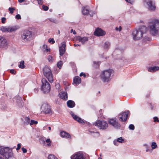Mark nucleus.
<instances>
[{
    "mask_svg": "<svg viewBox=\"0 0 159 159\" xmlns=\"http://www.w3.org/2000/svg\"><path fill=\"white\" fill-rule=\"evenodd\" d=\"M21 150L24 153H26L27 152V150L24 147L22 148Z\"/></svg>",
    "mask_w": 159,
    "mask_h": 159,
    "instance_id": "de8ad7c7",
    "label": "nucleus"
},
{
    "mask_svg": "<svg viewBox=\"0 0 159 159\" xmlns=\"http://www.w3.org/2000/svg\"><path fill=\"white\" fill-rule=\"evenodd\" d=\"M94 14V13L92 11H89L88 14H89L91 16H92Z\"/></svg>",
    "mask_w": 159,
    "mask_h": 159,
    "instance_id": "603ef678",
    "label": "nucleus"
},
{
    "mask_svg": "<svg viewBox=\"0 0 159 159\" xmlns=\"http://www.w3.org/2000/svg\"><path fill=\"white\" fill-rule=\"evenodd\" d=\"M19 67L21 69H23L25 67L24 65V61H21L19 65Z\"/></svg>",
    "mask_w": 159,
    "mask_h": 159,
    "instance_id": "c756f323",
    "label": "nucleus"
},
{
    "mask_svg": "<svg viewBox=\"0 0 159 159\" xmlns=\"http://www.w3.org/2000/svg\"><path fill=\"white\" fill-rule=\"evenodd\" d=\"M148 148H146V152H148L149 151H150V152H152V151L149 149L148 148Z\"/></svg>",
    "mask_w": 159,
    "mask_h": 159,
    "instance_id": "bf43d9fd",
    "label": "nucleus"
},
{
    "mask_svg": "<svg viewBox=\"0 0 159 159\" xmlns=\"http://www.w3.org/2000/svg\"><path fill=\"white\" fill-rule=\"evenodd\" d=\"M39 89L37 88H35L34 89V91L35 93H37L38 92Z\"/></svg>",
    "mask_w": 159,
    "mask_h": 159,
    "instance_id": "052dcab7",
    "label": "nucleus"
},
{
    "mask_svg": "<svg viewBox=\"0 0 159 159\" xmlns=\"http://www.w3.org/2000/svg\"><path fill=\"white\" fill-rule=\"evenodd\" d=\"M41 108L43 112L45 114H50L52 113L50 106L47 103H43L41 107Z\"/></svg>",
    "mask_w": 159,
    "mask_h": 159,
    "instance_id": "9d476101",
    "label": "nucleus"
},
{
    "mask_svg": "<svg viewBox=\"0 0 159 159\" xmlns=\"http://www.w3.org/2000/svg\"><path fill=\"white\" fill-rule=\"evenodd\" d=\"M61 47H59L60 55L62 56L65 53L66 51L65 48L66 47V42H63L61 43Z\"/></svg>",
    "mask_w": 159,
    "mask_h": 159,
    "instance_id": "dca6fc26",
    "label": "nucleus"
},
{
    "mask_svg": "<svg viewBox=\"0 0 159 159\" xmlns=\"http://www.w3.org/2000/svg\"><path fill=\"white\" fill-rule=\"evenodd\" d=\"M50 49L46 48L45 49V51L46 52H48L50 51Z\"/></svg>",
    "mask_w": 159,
    "mask_h": 159,
    "instance_id": "e2e57ef3",
    "label": "nucleus"
},
{
    "mask_svg": "<svg viewBox=\"0 0 159 159\" xmlns=\"http://www.w3.org/2000/svg\"><path fill=\"white\" fill-rule=\"evenodd\" d=\"M48 60L49 62H52L53 61V59L52 56H49L48 57Z\"/></svg>",
    "mask_w": 159,
    "mask_h": 159,
    "instance_id": "e433bc0d",
    "label": "nucleus"
},
{
    "mask_svg": "<svg viewBox=\"0 0 159 159\" xmlns=\"http://www.w3.org/2000/svg\"><path fill=\"white\" fill-rule=\"evenodd\" d=\"M157 147L156 143L155 142L152 143L151 144V147L152 149H155L157 148Z\"/></svg>",
    "mask_w": 159,
    "mask_h": 159,
    "instance_id": "2f4dec72",
    "label": "nucleus"
},
{
    "mask_svg": "<svg viewBox=\"0 0 159 159\" xmlns=\"http://www.w3.org/2000/svg\"><path fill=\"white\" fill-rule=\"evenodd\" d=\"M0 154L7 159H9L13 156L12 150L8 147H0Z\"/></svg>",
    "mask_w": 159,
    "mask_h": 159,
    "instance_id": "20e7f679",
    "label": "nucleus"
},
{
    "mask_svg": "<svg viewBox=\"0 0 159 159\" xmlns=\"http://www.w3.org/2000/svg\"><path fill=\"white\" fill-rule=\"evenodd\" d=\"M59 97L64 100H66L67 99L68 96H67V94L66 92L65 91H61L59 92Z\"/></svg>",
    "mask_w": 159,
    "mask_h": 159,
    "instance_id": "6ab92c4d",
    "label": "nucleus"
},
{
    "mask_svg": "<svg viewBox=\"0 0 159 159\" xmlns=\"http://www.w3.org/2000/svg\"><path fill=\"white\" fill-rule=\"evenodd\" d=\"M122 28L121 26H120L119 28L116 27V30L117 31L119 30V31H120L121 30Z\"/></svg>",
    "mask_w": 159,
    "mask_h": 159,
    "instance_id": "6e6d98bb",
    "label": "nucleus"
},
{
    "mask_svg": "<svg viewBox=\"0 0 159 159\" xmlns=\"http://www.w3.org/2000/svg\"><path fill=\"white\" fill-rule=\"evenodd\" d=\"M104 44H105V46H104L105 48L107 49L110 45V43H109V42H106Z\"/></svg>",
    "mask_w": 159,
    "mask_h": 159,
    "instance_id": "f704fd0d",
    "label": "nucleus"
},
{
    "mask_svg": "<svg viewBox=\"0 0 159 159\" xmlns=\"http://www.w3.org/2000/svg\"><path fill=\"white\" fill-rule=\"evenodd\" d=\"M43 74L50 83L53 81V77L51 70L47 66H46L43 69Z\"/></svg>",
    "mask_w": 159,
    "mask_h": 159,
    "instance_id": "423d86ee",
    "label": "nucleus"
},
{
    "mask_svg": "<svg viewBox=\"0 0 159 159\" xmlns=\"http://www.w3.org/2000/svg\"><path fill=\"white\" fill-rule=\"evenodd\" d=\"M25 0H18V1L19 2H24Z\"/></svg>",
    "mask_w": 159,
    "mask_h": 159,
    "instance_id": "0e129e2a",
    "label": "nucleus"
},
{
    "mask_svg": "<svg viewBox=\"0 0 159 159\" xmlns=\"http://www.w3.org/2000/svg\"><path fill=\"white\" fill-rule=\"evenodd\" d=\"M89 11V9L87 7L82 8V11L83 15H86L88 14Z\"/></svg>",
    "mask_w": 159,
    "mask_h": 159,
    "instance_id": "b1692460",
    "label": "nucleus"
},
{
    "mask_svg": "<svg viewBox=\"0 0 159 159\" xmlns=\"http://www.w3.org/2000/svg\"><path fill=\"white\" fill-rule=\"evenodd\" d=\"M71 159H87L83 153L80 151L74 153L70 157Z\"/></svg>",
    "mask_w": 159,
    "mask_h": 159,
    "instance_id": "1a4fd4ad",
    "label": "nucleus"
},
{
    "mask_svg": "<svg viewBox=\"0 0 159 159\" xmlns=\"http://www.w3.org/2000/svg\"><path fill=\"white\" fill-rule=\"evenodd\" d=\"M55 87L58 90V92H60L61 91V89L60 88V86L59 84H56L55 85Z\"/></svg>",
    "mask_w": 159,
    "mask_h": 159,
    "instance_id": "473e14b6",
    "label": "nucleus"
},
{
    "mask_svg": "<svg viewBox=\"0 0 159 159\" xmlns=\"http://www.w3.org/2000/svg\"><path fill=\"white\" fill-rule=\"evenodd\" d=\"M74 46L75 47H76V46H80V44H74Z\"/></svg>",
    "mask_w": 159,
    "mask_h": 159,
    "instance_id": "680f3d73",
    "label": "nucleus"
},
{
    "mask_svg": "<svg viewBox=\"0 0 159 159\" xmlns=\"http://www.w3.org/2000/svg\"><path fill=\"white\" fill-rule=\"evenodd\" d=\"M38 1V3L39 4H42L43 3V1L42 0H37Z\"/></svg>",
    "mask_w": 159,
    "mask_h": 159,
    "instance_id": "864d4df0",
    "label": "nucleus"
},
{
    "mask_svg": "<svg viewBox=\"0 0 159 159\" xmlns=\"http://www.w3.org/2000/svg\"><path fill=\"white\" fill-rule=\"evenodd\" d=\"M21 38L24 42L30 41L32 39V34L31 31L25 30L21 34Z\"/></svg>",
    "mask_w": 159,
    "mask_h": 159,
    "instance_id": "39448f33",
    "label": "nucleus"
},
{
    "mask_svg": "<svg viewBox=\"0 0 159 159\" xmlns=\"http://www.w3.org/2000/svg\"><path fill=\"white\" fill-rule=\"evenodd\" d=\"M105 34L104 31L98 28L96 29L94 33L95 35L98 36H103L105 35Z\"/></svg>",
    "mask_w": 159,
    "mask_h": 159,
    "instance_id": "2eb2a0df",
    "label": "nucleus"
},
{
    "mask_svg": "<svg viewBox=\"0 0 159 159\" xmlns=\"http://www.w3.org/2000/svg\"><path fill=\"white\" fill-rule=\"evenodd\" d=\"M60 135L62 137L65 138H69L71 137L69 134L65 131H62L60 133Z\"/></svg>",
    "mask_w": 159,
    "mask_h": 159,
    "instance_id": "412c9836",
    "label": "nucleus"
},
{
    "mask_svg": "<svg viewBox=\"0 0 159 159\" xmlns=\"http://www.w3.org/2000/svg\"><path fill=\"white\" fill-rule=\"evenodd\" d=\"M94 125L102 129H105L108 126L107 123L105 120H98L94 123Z\"/></svg>",
    "mask_w": 159,
    "mask_h": 159,
    "instance_id": "6e6552de",
    "label": "nucleus"
},
{
    "mask_svg": "<svg viewBox=\"0 0 159 159\" xmlns=\"http://www.w3.org/2000/svg\"><path fill=\"white\" fill-rule=\"evenodd\" d=\"M117 140L119 143H122L124 141V140L122 139V137H120L118 138Z\"/></svg>",
    "mask_w": 159,
    "mask_h": 159,
    "instance_id": "4c0bfd02",
    "label": "nucleus"
},
{
    "mask_svg": "<svg viewBox=\"0 0 159 159\" xmlns=\"http://www.w3.org/2000/svg\"><path fill=\"white\" fill-rule=\"evenodd\" d=\"M144 146L146 147V148H148V145L147 144H144Z\"/></svg>",
    "mask_w": 159,
    "mask_h": 159,
    "instance_id": "69168bd1",
    "label": "nucleus"
},
{
    "mask_svg": "<svg viewBox=\"0 0 159 159\" xmlns=\"http://www.w3.org/2000/svg\"><path fill=\"white\" fill-rule=\"evenodd\" d=\"M10 72L12 74H16V71L12 69L10 70Z\"/></svg>",
    "mask_w": 159,
    "mask_h": 159,
    "instance_id": "09e8293b",
    "label": "nucleus"
},
{
    "mask_svg": "<svg viewBox=\"0 0 159 159\" xmlns=\"http://www.w3.org/2000/svg\"><path fill=\"white\" fill-rule=\"evenodd\" d=\"M42 86L41 88V90L44 93H48L50 89V86L49 83L45 78L42 79Z\"/></svg>",
    "mask_w": 159,
    "mask_h": 159,
    "instance_id": "0eeeda50",
    "label": "nucleus"
},
{
    "mask_svg": "<svg viewBox=\"0 0 159 159\" xmlns=\"http://www.w3.org/2000/svg\"><path fill=\"white\" fill-rule=\"evenodd\" d=\"M48 42L49 43H51L52 44H53L55 43V41L52 38H50L48 40Z\"/></svg>",
    "mask_w": 159,
    "mask_h": 159,
    "instance_id": "a19ab883",
    "label": "nucleus"
},
{
    "mask_svg": "<svg viewBox=\"0 0 159 159\" xmlns=\"http://www.w3.org/2000/svg\"><path fill=\"white\" fill-rule=\"evenodd\" d=\"M48 159H58L54 155L50 154L48 155Z\"/></svg>",
    "mask_w": 159,
    "mask_h": 159,
    "instance_id": "7c9ffc66",
    "label": "nucleus"
},
{
    "mask_svg": "<svg viewBox=\"0 0 159 159\" xmlns=\"http://www.w3.org/2000/svg\"><path fill=\"white\" fill-rule=\"evenodd\" d=\"M114 71L111 69H109L102 71L100 77L102 81L104 82H108L111 79V77L113 75Z\"/></svg>",
    "mask_w": 159,
    "mask_h": 159,
    "instance_id": "7ed1b4c3",
    "label": "nucleus"
},
{
    "mask_svg": "<svg viewBox=\"0 0 159 159\" xmlns=\"http://www.w3.org/2000/svg\"><path fill=\"white\" fill-rule=\"evenodd\" d=\"M73 82L75 84H77L81 82V79L79 76H76L74 79Z\"/></svg>",
    "mask_w": 159,
    "mask_h": 159,
    "instance_id": "393cba45",
    "label": "nucleus"
},
{
    "mask_svg": "<svg viewBox=\"0 0 159 159\" xmlns=\"http://www.w3.org/2000/svg\"><path fill=\"white\" fill-rule=\"evenodd\" d=\"M6 19L5 17H2V23H4L6 20Z\"/></svg>",
    "mask_w": 159,
    "mask_h": 159,
    "instance_id": "5fc2aeb1",
    "label": "nucleus"
},
{
    "mask_svg": "<svg viewBox=\"0 0 159 159\" xmlns=\"http://www.w3.org/2000/svg\"><path fill=\"white\" fill-rule=\"evenodd\" d=\"M43 48H47V45H46V44H44L43 45Z\"/></svg>",
    "mask_w": 159,
    "mask_h": 159,
    "instance_id": "338daca9",
    "label": "nucleus"
},
{
    "mask_svg": "<svg viewBox=\"0 0 159 159\" xmlns=\"http://www.w3.org/2000/svg\"><path fill=\"white\" fill-rule=\"evenodd\" d=\"M89 132L90 134L94 137H98L99 135V133L98 132L92 131L90 129L89 130Z\"/></svg>",
    "mask_w": 159,
    "mask_h": 159,
    "instance_id": "a878e982",
    "label": "nucleus"
},
{
    "mask_svg": "<svg viewBox=\"0 0 159 159\" xmlns=\"http://www.w3.org/2000/svg\"><path fill=\"white\" fill-rule=\"evenodd\" d=\"M76 39L79 42H80L82 44H84L86 43L88 40V38L85 37H82L79 36L76 37Z\"/></svg>",
    "mask_w": 159,
    "mask_h": 159,
    "instance_id": "a211bd4d",
    "label": "nucleus"
},
{
    "mask_svg": "<svg viewBox=\"0 0 159 159\" xmlns=\"http://www.w3.org/2000/svg\"><path fill=\"white\" fill-rule=\"evenodd\" d=\"M16 99L17 100L16 102L17 103L20 102L21 105L23 103V102L22 101V98L19 96H18L16 97Z\"/></svg>",
    "mask_w": 159,
    "mask_h": 159,
    "instance_id": "cd10ccee",
    "label": "nucleus"
},
{
    "mask_svg": "<svg viewBox=\"0 0 159 159\" xmlns=\"http://www.w3.org/2000/svg\"><path fill=\"white\" fill-rule=\"evenodd\" d=\"M68 107L70 108H73L75 107V102L72 100H69L67 102Z\"/></svg>",
    "mask_w": 159,
    "mask_h": 159,
    "instance_id": "4be33fe9",
    "label": "nucleus"
},
{
    "mask_svg": "<svg viewBox=\"0 0 159 159\" xmlns=\"http://www.w3.org/2000/svg\"><path fill=\"white\" fill-rule=\"evenodd\" d=\"M149 31L153 36H159V21L154 20L149 25Z\"/></svg>",
    "mask_w": 159,
    "mask_h": 159,
    "instance_id": "f257e3e1",
    "label": "nucleus"
},
{
    "mask_svg": "<svg viewBox=\"0 0 159 159\" xmlns=\"http://www.w3.org/2000/svg\"><path fill=\"white\" fill-rule=\"evenodd\" d=\"M17 147L16 148V150H19L20 149V148H21V145L20 143H18L17 144Z\"/></svg>",
    "mask_w": 159,
    "mask_h": 159,
    "instance_id": "3c124183",
    "label": "nucleus"
},
{
    "mask_svg": "<svg viewBox=\"0 0 159 159\" xmlns=\"http://www.w3.org/2000/svg\"><path fill=\"white\" fill-rule=\"evenodd\" d=\"M43 9L45 11H47L48 9V6L43 5L42 6Z\"/></svg>",
    "mask_w": 159,
    "mask_h": 159,
    "instance_id": "79ce46f5",
    "label": "nucleus"
},
{
    "mask_svg": "<svg viewBox=\"0 0 159 159\" xmlns=\"http://www.w3.org/2000/svg\"><path fill=\"white\" fill-rule=\"evenodd\" d=\"M129 128L130 130H134V126L133 125L131 124L129 125Z\"/></svg>",
    "mask_w": 159,
    "mask_h": 159,
    "instance_id": "ea45409f",
    "label": "nucleus"
},
{
    "mask_svg": "<svg viewBox=\"0 0 159 159\" xmlns=\"http://www.w3.org/2000/svg\"><path fill=\"white\" fill-rule=\"evenodd\" d=\"M62 61H60L57 62V66L60 69L62 65Z\"/></svg>",
    "mask_w": 159,
    "mask_h": 159,
    "instance_id": "72a5a7b5",
    "label": "nucleus"
},
{
    "mask_svg": "<svg viewBox=\"0 0 159 159\" xmlns=\"http://www.w3.org/2000/svg\"><path fill=\"white\" fill-rule=\"evenodd\" d=\"M150 93H149L146 96V97L147 98H148L150 97Z\"/></svg>",
    "mask_w": 159,
    "mask_h": 159,
    "instance_id": "774afa93",
    "label": "nucleus"
},
{
    "mask_svg": "<svg viewBox=\"0 0 159 159\" xmlns=\"http://www.w3.org/2000/svg\"><path fill=\"white\" fill-rule=\"evenodd\" d=\"M80 76L81 77L82 76H84V77H86L85 74L84 73L82 72L81 73L80 75Z\"/></svg>",
    "mask_w": 159,
    "mask_h": 159,
    "instance_id": "4d7b16f0",
    "label": "nucleus"
},
{
    "mask_svg": "<svg viewBox=\"0 0 159 159\" xmlns=\"http://www.w3.org/2000/svg\"><path fill=\"white\" fill-rule=\"evenodd\" d=\"M25 120L27 121L28 124H29L30 122V119L28 117H26L25 119Z\"/></svg>",
    "mask_w": 159,
    "mask_h": 159,
    "instance_id": "8fccbe9b",
    "label": "nucleus"
},
{
    "mask_svg": "<svg viewBox=\"0 0 159 159\" xmlns=\"http://www.w3.org/2000/svg\"><path fill=\"white\" fill-rule=\"evenodd\" d=\"M70 33H73L74 34H76V32L75 30H73V29H71V30Z\"/></svg>",
    "mask_w": 159,
    "mask_h": 159,
    "instance_id": "13d9d810",
    "label": "nucleus"
},
{
    "mask_svg": "<svg viewBox=\"0 0 159 159\" xmlns=\"http://www.w3.org/2000/svg\"><path fill=\"white\" fill-rule=\"evenodd\" d=\"M109 124L116 129H120V125L116 118H112L109 120Z\"/></svg>",
    "mask_w": 159,
    "mask_h": 159,
    "instance_id": "ddd939ff",
    "label": "nucleus"
},
{
    "mask_svg": "<svg viewBox=\"0 0 159 159\" xmlns=\"http://www.w3.org/2000/svg\"><path fill=\"white\" fill-rule=\"evenodd\" d=\"M147 31V27L144 26H141L139 30H134L132 32L133 39L134 40H138L141 39L144 33Z\"/></svg>",
    "mask_w": 159,
    "mask_h": 159,
    "instance_id": "f03ea898",
    "label": "nucleus"
},
{
    "mask_svg": "<svg viewBox=\"0 0 159 159\" xmlns=\"http://www.w3.org/2000/svg\"><path fill=\"white\" fill-rule=\"evenodd\" d=\"M118 142L117 141V140H114L113 141V143L116 146H118L119 145Z\"/></svg>",
    "mask_w": 159,
    "mask_h": 159,
    "instance_id": "c03bdc74",
    "label": "nucleus"
},
{
    "mask_svg": "<svg viewBox=\"0 0 159 159\" xmlns=\"http://www.w3.org/2000/svg\"><path fill=\"white\" fill-rule=\"evenodd\" d=\"M37 123V121H35L34 120H31V122L30 123V125H32L33 124H36Z\"/></svg>",
    "mask_w": 159,
    "mask_h": 159,
    "instance_id": "58836bf2",
    "label": "nucleus"
},
{
    "mask_svg": "<svg viewBox=\"0 0 159 159\" xmlns=\"http://www.w3.org/2000/svg\"><path fill=\"white\" fill-rule=\"evenodd\" d=\"M48 20L51 22L55 24H57L58 23V21L56 19L53 18H49Z\"/></svg>",
    "mask_w": 159,
    "mask_h": 159,
    "instance_id": "c85d7f7f",
    "label": "nucleus"
},
{
    "mask_svg": "<svg viewBox=\"0 0 159 159\" xmlns=\"http://www.w3.org/2000/svg\"><path fill=\"white\" fill-rule=\"evenodd\" d=\"M15 10V8L14 7H9L8 9V10L9 11L10 13L11 14L13 13L14 11Z\"/></svg>",
    "mask_w": 159,
    "mask_h": 159,
    "instance_id": "c9c22d12",
    "label": "nucleus"
},
{
    "mask_svg": "<svg viewBox=\"0 0 159 159\" xmlns=\"http://www.w3.org/2000/svg\"><path fill=\"white\" fill-rule=\"evenodd\" d=\"M129 111L124 112L119 115V120L120 121H125L128 116Z\"/></svg>",
    "mask_w": 159,
    "mask_h": 159,
    "instance_id": "4468645a",
    "label": "nucleus"
},
{
    "mask_svg": "<svg viewBox=\"0 0 159 159\" xmlns=\"http://www.w3.org/2000/svg\"><path fill=\"white\" fill-rule=\"evenodd\" d=\"M18 28L16 26H9L8 27L2 26L0 30L3 32H12L16 30Z\"/></svg>",
    "mask_w": 159,
    "mask_h": 159,
    "instance_id": "f8f14e48",
    "label": "nucleus"
},
{
    "mask_svg": "<svg viewBox=\"0 0 159 159\" xmlns=\"http://www.w3.org/2000/svg\"><path fill=\"white\" fill-rule=\"evenodd\" d=\"M46 143H48L46 145V144L45 143V141H43V145L45 146H47L48 147H49L51 146V141L49 139H47L46 140Z\"/></svg>",
    "mask_w": 159,
    "mask_h": 159,
    "instance_id": "bb28decb",
    "label": "nucleus"
},
{
    "mask_svg": "<svg viewBox=\"0 0 159 159\" xmlns=\"http://www.w3.org/2000/svg\"><path fill=\"white\" fill-rule=\"evenodd\" d=\"M159 70V67L158 66L152 67L148 68V71L151 72H154Z\"/></svg>",
    "mask_w": 159,
    "mask_h": 159,
    "instance_id": "5701e85b",
    "label": "nucleus"
},
{
    "mask_svg": "<svg viewBox=\"0 0 159 159\" xmlns=\"http://www.w3.org/2000/svg\"><path fill=\"white\" fill-rule=\"evenodd\" d=\"M154 120V122H159V120L158 119V118L157 117H154L153 118Z\"/></svg>",
    "mask_w": 159,
    "mask_h": 159,
    "instance_id": "37998d69",
    "label": "nucleus"
},
{
    "mask_svg": "<svg viewBox=\"0 0 159 159\" xmlns=\"http://www.w3.org/2000/svg\"><path fill=\"white\" fill-rule=\"evenodd\" d=\"M16 19H18V20L20 19H21V17L20 15V14H18L16 15Z\"/></svg>",
    "mask_w": 159,
    "mask_h": 159,
    "instance_id": "a18cd8bd",
    "label": "nucleus"
},
{
    "mask_svg": "<svg viewBox=\"0 0 159 159\" xmlns=\"http://www.w3.org/2000/svg\"><path fill=\"white\" fill-rule=\"evenodd\" d=\"M7 40L5 38L0 36V47H2L7 45Z\"/></svg>",
    "mask_w": 159,
    "mask_h": 159,
    "instance_id": "aec40b11",
    "label": "nucleus"
},
{
    "mask_svg": "<svg viewBox=\"0 0 159 159\" xmlns=\"http://www.w3.org/2000/svg\"><path fill=\"white\" fill-rule=\"evenodd\" d=\"M126 2H128L132 4L134 1V0H125Z\"/></svg>",
    "mask_w": 159,
    "mask_h": 159,
    "instance_id": "49530a36",
    "label": "nucleus"
},
{
    "mask_svg": "<svg viewBox=\"0 0 159 159\" xmlns=\"http://www.w3.org/2000/svg\"><path fill=\"white\" fill-rule=\"evenodd\" d=\"M144 4L147 6L148 10L151 11H154L156 8L155 3L151 0H144Z\"/></svg>",
    "mask_w": 159,
    "mask_h": 159,
    "instance_id": "9b49d317",
    "label": "nucleus"
},
{
    "mask_svg": "<svg viewBox=\"0 0 159 159\" xmlns=\"http://www.w3.org/2000/svg\"><path fill=\"white\" fill-rule=\"evenodd\" d=\"M70 114L71 115L73 118L75 120L77 121L79 123L82 124L84 123V122L81 118L79 117L72 112H71Z\"/></svg>",
    "mask_w": 159,
    "mask_h": 159,
    "instance_id": "f3484780",
    "label": "nucleus"
}]
</instances>
